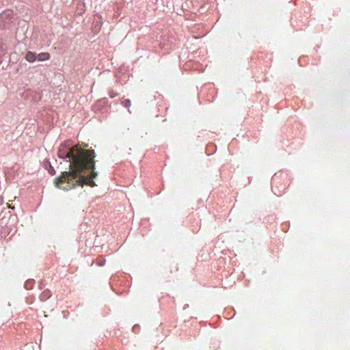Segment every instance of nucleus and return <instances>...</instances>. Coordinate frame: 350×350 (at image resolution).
I'll return each instance as SVG.
<instances>
[{"label":"nucleus","mask_w":350,"mask_h":350,"mask_svg":"<svg viewBox=\"0 0 350 350\" xmlns=\"http://www.w3.org/2000/svg\"><path fill=\"white\" fill-rule=\"evenodd\" d=\"M34 280H28L25 282L24 286L27 290L31 289L34 284Z\"/></svg>","instance_id":"423d86ee"},{"label":"nucleus","mask_w":350,"mask_h":350,"mask_svg":"<svg viewBox=\"0 0 350 350\" xmlns=\"http://www.w3.org/2000/svg\"><path fill=\"white\" fill-rule=\"evenodd\" d=\"M43 167H44L45 170H46L48 171V172L51 175L53 176L55 174V170H54V168L53 167V166L51 164V162L49 160H47V159L44 160Z\"/></svg>","instance_id":"f03ea898"},{"label":"nucleus","mask_w":350,"mask_h":350,"mask_svg":"<svg viewBox=\"0 0 350 350\" xmlns=\"http://www.w3.org/2000/svg\"><path fill=\"white\" fill-rule=\"evenodd\" d=\"M137 327V325H135L133 326V329L135 331Z\"/></svg>","instance_id":"6e6552de"},{"label":"nucleus","mask_w":350,"mask_h":350,"mask_svg":"<svg viewBox=\"0 0 350 350\" xmlns=\"http://www.w3.org/2000/svg\"><path fill=\"white\" fill-rule=\"evenodd\" d=\"M121 104L126 108L129 109L131 105V102L129 99H124L121 101ZM129 113H131L130 109H129Z\"/></svg>","instance_id":"0eeeda50"},{"label":"nucleus","mask_w":350,"mask_h":350,"mask_svg":"<svg viewBox=\"0 0 350 350\" xmlns=\"http://www.w3.org/2000/svg\"><path fill=\"white\" fill-rule=\"evenodd\" d=\"M36 58H37V57H36V53H33L31 51H28L26 53L25 59H26L27 61H28L29 62H34Z\"/></svg>","instance_id":"7ed1b4c3"},{"label":"nucleus","mask_w":350,"mask_h":350,"mask_svg":"<svg viewBox=\"0 0 350 350\" xmlns=\"http://www.w3.org/2000/svg\"><path fill=\"white\" fill-rule=\"evenodd\" d=\"M4 51V49L3 48V46H1V52H3Z\"/></svg>","instance_id":"1a4fd4ad"},{"label":"nucleus","mask_w":350,"mask_h":350,"mask_svg":"<svg viewBox=\"0 0 350 350\" xmlns=\"http://www.w3.org/2000/svg\"><path fill=\"white\" fill-rule=\"evenodd\" d=\"M51 292L49 290H46L43 291L42 293L40 295V300L44 301L47 300L51 297Z\"/></svg>","instance_id":"20e7f679"},{"label":"nucleus","mask_w":350,"mask_h":350,"mask_svg":"<svg viewBox=\"0 0 350 350\" xmlns=\"http://www.w3.org/2000/svg\"><path fill=\"white\" fill-rule=\"evenodd\" d=\"M36 57L39 61H44L49 58V54L47 53H41Z\"/></svg>","instance_id":"39448f33"},{"label":"nucleus","mask_w":350,"mask_h":350,"mask_svg":"<svg viewBox=\"0 0 350 350\" xmlns=\"http://www.w3.org/2000/svg\"><path fill=\"white\" fill-rule=\"evenodd\" d=\"M58 155L61 158L69 159L70 170L62 172L59 177L55 178L56 187L68 191L77 185L91 187L96 186L94 179L97 178L98 172L95 171L96 153L94 150L84 149L77 145L70 148L64 147L59 150Z\"/></svg>","instance_id":"f257e3e1"}]
</instances>
